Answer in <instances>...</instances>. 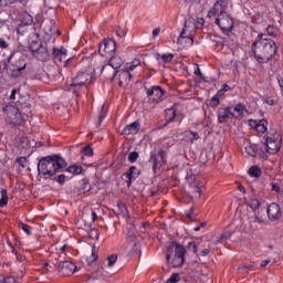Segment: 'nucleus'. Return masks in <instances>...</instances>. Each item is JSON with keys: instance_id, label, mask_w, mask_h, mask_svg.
<instances>
[{"instance_id": "1", "label": "nucleus", "mask_w": 283, "mask_h": 283, "mask_svg": "<svg viewBox=\"0 0 283 283\" xmlns=\"http://www.w3.org/2000/svg\"><path fill=\"white\" fill-rule=\"evenodd\" d=\"M251 52L259 63H269L277 54V44L272 39L264 38V34L261 33L252 43Z\"/></svg>"}, {"instance_id": "2", "label": "nucleus", "mask_w": 283, "mask_h": 283, "mask_svg": "<svg viewBox=\"0 0 283 283\" xmlns=\"http://www.w3.org/2000/svg\"><path fill=\"white\" fill-rule=\"evenodd\" d=\"M67 167V161L61 155H50L42 157L38 163V174L44 180H52L59 171Z\"/></svg>"}, {"instance_id": "3", "label": "nucleus", "mask_w": 283, "mask_h": 283, "mask_svg": "<svg viewBox=\"0 0 283 283\" xmlns=\"http://www.w3.org/2000/svg\"><path fill=\"white\" fill-rule=\"evenodd\" d=\"M229 10V2L217 1L213 8L208 12V17H217L214 20L216 25L223 32H231L233 30V19L227 14Z\"/></svg>"}, {"instance_id": "4", "label": "nucleus", "mask_w": 283, "mask_h": 283, "mask_svg": "<svg viewBox=\"0 0 283 283\" xmlns=\"http://www.w3.org/2000/svg\"><path fill=\"white\" fill-rule=\"evenodd\" d=\"M185 253H187V249L182 244L172 241L167 248L166 260L174 269H178V266L185 264Z\"/></svg>"}, {"instance_id": "5", "label": "nucleus", "mask_w": 283, "mask_h": 283, "mask_svg": "<svg viewBox=\"0 0 283 283\" xmlns=\"http://www.w3.org/2000/svg\"><path fill=\"white\" fill-rule=\"evenodd\" d=\"M12 56H9L7 61H4V70L7 72H11V76L14 78H19V76H23V72L25 67H28V64L24 60H18L14 63L11 62Z\"/></svg>"}, {"instance_id": "6", "label": "nucleus", "mask_w": 283, "mask_h": 283, "mask_svg": "<svg viewBox=\"0 0 283 283\" xmlns=\"http://www.w3.org/2000/svg\"><path fill=\"white\" fill-rule=\"evenodd\" d=\"M265 143V151L268 154H277L282 148V136L280 133H273L264 136Z\"/></svg>"}, {"instance_id": "7", "label": "nucleus", "mask_w": 283, "mask_h": 283, "mask_svg": "<svg viewBox=\"0 0 283 283\" xmlns=\"http://www.w3.org/2000/svg\"><path fill=\"white\" fill-rule=\"evenodd\" d=\"M123 65V57L114 55L109 59L108 64L102 67V74L106 78H116V70Z\"/></svg>"}, {"instance_id": "8", "label": "nucleus", "mask_w": 283, "mask_h": 283, "mask_svg": "<svg viewBox=\"0 0 283 283\" xmlns=\"http://www.w3.org/2000/svg\"><path fill=\"white\" fill-rule=\"evenodd\" d=\"M56 262H59V254H55L53 261V265L56 268L59 275L70 277V275H74V273H76V264L72 261H61L57 265Z\"/></svg>"}, {"instance_id": "9", "label": "nucleus", "mask_w": 283, "mask_h": 283, "mask_svg": "<svg viewBox=\"0 0 283 283\" xmlns=\"http://www.w3.org/2000/svg\"><path fill=\"white\" fill-rule=\"evenodd\" d=\"M3 113L7 114L9 125L19 126L23 124V115L19 107L8 105L3 108Z\"/></svg>"}, {"instance_id": "10", "label": "nucleus", "mask_w": 283, "mask_h": 283, "mask_svg": "<svg viewBox=\"0 0 283 283\" xmlns=\"http://www.w3.org/2000/svg\"><path fill=\"white\" fill-rule=\"evenodd\" d=\"M90 83H92V74L87 72L78 73L74 77L70 91L73 92V94H78V90H81V87H87Z\"/></svg>"}, {"instance_id": "11", "label": "nucleus", "mask_w": 283, "mask_h": 283, "mask_svg": "<svg viewBox=\"0 0 283 283\" xmlns=\"http://www.w3.org/2000/svg\"><path fill=\"white\" fill-rule=\"evenodd\" d=\"M149 163H151L153 171L156 174L163 168V165H167V151L165 149H160L158 153L151 151Z\"/></svg>"}, {"instance_id": "12", "label": "nucleus", "mask_w": 283, "mask_h": 283, "mask_svg": "<svg viewBox=\"0 0 283 283\" xmlns=\"http://www.w3.org/2000/svg\"><path fill=\"white\" fill-rule=\"evenodd\" d=\"M146 94L148 96V101L151 103H159V101H163V97L165 96V90L160 86H153L147 88Z\"/></svg>"}, {"instance_id": "13", "label": "nucleus", "mask_w": 283, "mask_h": 283, "mask_svg": "<svg viewBox=\"0 0 283 283\" xmlns=\"http://www.w3.org/2000/svg\"><path fill=\"white\" fill-rule=\"evenodd\" d=\"M196 32V20L192 18L186 20L184 30L180 33V36L177 40L179 45H182V41H185V34H193Z\"/></svg>"}, {"instance_id": "14", "label": "nucleus", "mask_w": 283, "mask_h": 283, "mask_svg": "<svg viewBox=\"0 0 283 283\" xmlns=\"http://www.w3.org/2000/svg\"><path fill=\"white\" fill-rule=\"evenodd\" d=\"M98 52L101 56H107V54L116 52V42L112 39L104 40L102 43H99Z\"/></svg>"}, {"instance_id": "15", "label": "nucleus", "mask_w": 283, "mask_h": 283, "mask_svg": "<svg viewBox=\"0 0 283 283\" xmlns=\"http://www.w3.org/2000/svg\"><path fill=\"white\" fill-rule=\"evenodd\" d=\"M266 213L269 220L274 222V220H280L282 218V208L279 203L272 202L270 206H268Z\"/></svg>"}, {"instance_id": "16", "label": "nucleus", "mask_w": 283, "mask_h": 283, "mask_svg": "<svg viewBox=\"0 0 283 283\" xmlns=\"http://www.w3.org/2000/svg\"><path fill=\"white\" fill-rule=\"evenodd\" d=\"M116 76H118V85L119 87H128L129 83H132V73L129 71L120 70L115 72Z\"/></svg>"}, {"instance_id": "17", "label": "nucleus", "mask_w": 283, "mask_h": 283, "mask_svg": "<svg viewBox=\"0 0 283 283\" xmlns=\"http://www.w3.org/2000/svg\"><path fill=\"white\" fill-rule=\"evenodd\" d=\"M53 59L59 61V63L64 62V67H67V63H70V59L67 57V49L63 46L60 49H53Z\"/></svg>"}, {"instance_id": "18", "label": "nucleus", "mask_w": 283, "mask_h": 283, "mask_svg": "<svg viewBox=\"0 0 283 283\" xmlns=\"http://www.w3.org/2000/svg\"><path fill=\"white\" fill-rule=\"evenodd\" d=\"M231 112L232 118H237L238 120H242L244 118V112H247V106L243 104L230 105L228 106Z\"/></svg>"}, {"instance_id": "19", "label": "nucleus", "mask_w": 283, "mask_h": 283, "mask_svg": "<svg viewBox=\"0 0 283 283\" xmlns=\"http://www.w3.org/2000/svg\"><path fill=\"white\" fill-rule=\"evenodd\" d=\"M18 107H20L21 112H23L27 116H30L32 114V101L30 98H23L21 97L18 101Z\"/></svg>"}, {"instance_id": "20", "label": "nucleus", "mask_w": 283, "mask_h": 283, "mask_svg": "<svg viewBox=\"0 0 283 283\" xmlns=\"http://www.w3.org/2000/svg\"><path fill=\"white\" fill-rule=\"evenodd\" d=\"M140 176V170L136 168V166H132L127 172L123 175L124 178H126V182L128 187L132 186V180H136V178Z\"/></svg>"}, {"instance_id": "21", "label": "nucleus", "mask_w": 283, "mask_h": 283, "mask_svg": "<svg viewBox=\"0 0 283 283\" xmlns=\"http://www.w3.org/2000/svg\"><path fill=\"white\" fill-rule=\"evenodd\" d=\"M138 132H140V123L134 122L130 125L125 126L122 130V136H132L138 134Z\"/></svg>"}, {"instance_id": "22", "label": "nucleus", "mask_w": 283, "mask_h": 283, "mask_svg": "<svg viewBox=\"0 0 283 283\" xmlns=\"http://www.w3.org/2000/svg\"><path fill=\"white\" fill-rule=\"evenodd\" d=\"M38 61H50V52H48V46L46 45H40L38 49V52L33 54Z\"/></svg>"}, {"instance_id": "23", "label": "nucleus", "mask_w": 283, "mask_h": 283, "mask_svg": "<svg viewBox=\"0 0 283 283\" xmlns=\"http://www.w3.org/2000/svg\"><path fill=\"white\" fill-rule=\"evenodd\" d=\"M217 114H218V120L220 124L227 123V120H229V118H232L231 111H230L229 106L220 107L218 109Z\"/></svg>"}, {"instance_id": "24", "label": "nucleus", "mask_w": 283, "mask_h": 283, "mask_svg": "<svg viewBox=\"0 0 283 283\" xmlns=\"http://www.w3.org/2000/svg\"><path fill=\"white\" fill-rule=\"evenodd\" d=\"M160 59H161V61L165 65L166 63H171V61H174V54H171V53H164V54L157 53L156 54V60L160 61Z\"/></svg>"}, {"instance_id": "25", "label": "nucleus", "mask_w": 283, "mask_h": 283, "mask_svg": "<svg viewBox=\"0 0 283 283\" xmlns=\"http://www.w3.org/2000/svg\"><path fill=\"white\" fill-rule=\"evenodd\" d=\"M127 240L128 242H133V253L140 251V242L136 240V235H134V233L129 232Z\"/></svg>"}, {"instance_id": "26", "label": "nucleus", "mask_w": 283, "mask_h": 283, "mask_svg": "<svg viewBox=\"0 0 283 283\" xmlns=\"http://www.w3.org/2000/svg\"><path fill=\"white\" fill-rule=\"evenodd\" d=\"M98 260V251L96 250V245H92V253L86 258L88 264H94Z\"/></svg>"}, {"instance_id": "27", "label": "nucleus", "mask_w": 283, "mask_h": 283, "mask_svg": "<svg viewBox=\"0 0 283 283\" xmlns=\"http://www.w3.org/2000/svg\"><path fill=\"white\" fill-rule=\"evenodd\" d=\"M249 176H251L252 178H260V176H262V169H260L258 166H252L250 167V169L248 170Z\"/></svg>"}, {"instance_id": "28", "label": "nucleus", "mask_w": 283, "mask_h": 283, "mask_svg": "<svg viewBox=\"0 0 283 283\" xmlns=\"http://www.w3.org/2000/svg\"><path fill=\"white\" fill-rule=\"evenodd\" d=\"M66 171L69 174H73V176H78L80 174H83V167L73 165L66 168Z\"/></svg>"}, {"instance_id": "29", "label": "nucleus", "mask_w": 283, "mask_h": 283, "mask_svg": "<svg viewBox=\"0 0 283 283\" xmlns=\"http://www.w3.org/2000/svg\"><path fill=\"white\" fill-rule=\"evenodd\" d=\"M118 216H122L123 218H129V211L127 210V206L125 203H118Z\"/></svg>"}, {"instance_id": "30", "label": "nucleus", "mask_w": 283, "mask_h": 283, "mask_svg": "<svg viewBox=\"0 0 283 283\" xmlns=\"http://www.w3.org/2000/svg\"><path fill=\"white\" fill-rule=\"evenodd\" d=\"M8 190L7 189H2L1 190V198H0V208L7 207L8 206Z\"/></svg>"}, {"instance_id": "31", "label": "nucleus", "mask_w": 283, "mask_h": 283, "mask_svg": "<svg viewBox=\"0 0 283 283\" xmlns=\"http://www.w3.org/2000/svg\"><path fill=\"white\" fill-rule=\"evenodd\" d=\"M175 118H176V109L167 108L166 109V120H167V123H174Z\"/></svg>"}, {"instance_id": "32", "label": "nucleus", "mask_w": 283, "mask_h": 283, "mask_svg": "<svg viewBox=\"0 0 283 283\" xmlns=\"http://www.w3.org/2000/svg\"><path fill=\"white\" fill-rule=\"evenodd\" d=\"M266 125H269V122H266L265 119H260L256 126V132H259V134H265Z\"/></svg>"}, {"instance_id": "33", "label": "nucleus", "mask_w": 283, "mask_h": 283, "mask_svg": "<svg viewBox=\"0 0 283 283\" xmlns=\"http://www.w3.org/2000/svg\"><path fill=\"white\" fill-rule=\"evenodd\" d=\"M266 33L269 34V36H277V34H280V29H277V27L270 24L266 28Z\"/></svg>"}, {"instance_id": "34", "label": "nucleus", "mask_w": 283, "mask_h": 283, "mask_svg": "<svg viewBox=\"0 0 283 283\" xmlns=\"http://www.w3.org/2000/svg\"><path fill=\"white\" fill-rule=\"evenodd\" d=\"M138 65H140V61L135 60L130 64H126L124 70L126 72H132V71L136 70V67H138Z\"/></svg>"}, {"instance_id": "35", "label": "nucleus", "mask_w": 283, "mask_h": 283, "mask_svg": "<svg viewBox=\"0 0 283 283\" xmlns=\"http://www.w3.org/2000/svg\"><path fill=\"white\" fill-rule=\"evenodd\" d=\"M245 153L248 154V156H251V158H255V156H258V150H255V146H247Z\"/></svg>"}, {"instance_id": "36", "label": "nucleus", "mask_w": 283, "mask_h": 283, "mask_svg": "<svg viewBox=\"0 0 283 283\" xmlns=\"http://www.w3.org/2000/svg\"><path fill=\"white\" fill-rule=\"evenodd\" d=\"M65 175L64 174H61V175H54L53 177H52V179L51 180H54L55 182H59V185H65Z\"/></svg>"}, {"instance_id": "37", "label": "nucleus", "mask_w": 283, "mask_h": 283, "mask_svg": "<svg viewBox=\"0 0 283 283\" xmlns=\"http://www.w3.org/2000/svg\"><path fill=\"white\" fill-rule=\"evenodd\" d=\"M180 282V274L174 273L166 281V283H178Z\"/></svg>"}, {"instance_id": "38", "label": "nucleus", "mask_w": 283, "mask_h": 283, "mask_svg": "<svg viewBox=\"0 0 283 283\" xmlns=\"http://www.w3.org/2000/svg\"><path fill=\"white\" fill-rule=\"evenodd\" d=\"M249 206L252 209V211H258V209H260V200L252 199Z\"/></svg>"}, {"instance_id": "39", "label": "nucleus", "mask_w": 283, "mask_h": 283, "mask_svg": "<svg viewBox=\"0 0 283 283\" xmlns=\"http://www.w3.org/2000/svg\"><path fill=\"white\" fill-rule=\"evenodd\" d=\"M19 229H22V231H24V233H27V235H32V231H30V226L20 222L19 223Z\"/></svg>"}, {"instance_id": "40", "label": "nucleus", "mask_w": 283, "mask_h": 283, "mask_svg": "<svg viewBox=\"0 0 283 283\" xmlns=\"http://www.w3.org/2000/svg\"><path fill=\"white\" fill-rule=\"evenodd\" d=\"M116 260H118V255L117 254L108 255L107 256L108 266H113L114 264H116Z\"/></svg>"}, {"instance_id": "41", "label": "nucleus", "mask_w": 283, "mask_h": 283, "mask_svg": "<svg viewBox=\"0 0 283 283\" xmlns=\"http://www.w3.org/2000/svg\"><path fill=\"white\" fill-rule=\"evenodd\" d=\"M184 41H186L189 46L193 45V33L185 34Z\"/></svg>"}, {"instance_id": "42", "label": "nucleus", "mask_w": 283, "mask_h": 283, "mask_svg": "<svg viewBox=\"0 0 283 283\" xmlns=\"http://www.w3.org/2000/svg\"><path fill=\"white\" fill-rule=\"evenodd\" d=\"M210 107H218L220 105V98L216 95L209 102Z\"/></svg>"}, {"instance_id": "43", "label": "nucleus", "mask_w": 283, "mask_h": 283, "mask_svg": "<svg viewBox=\"0 0 283 283\" xmlns=\"http://www.w3.org/2000/svg\"><path fill=\"white\" fill-rule=\"evenodd\" d=\"M40 45H43V44H41L39 42H33L30 44L29 49L31 50L33 55H34V53L38 52Z\"/></svg>"}, {"instance_id": "44", "label": "nucleus", "mask_w": 283, "mask_h": 283, "mask_svg": "<svg viewBox=\"0 0 283 283\" xmlns=\"http://www.w3.org/2000/svg\"><path fill=\"white\" fill-rule=\"evenodd\" d=\"M17 163L20 165V167H22L23 169H25V167H28V158L25 157H20L17 159Z\"/></svg>"}, {"instance_id": "45", "label": "nucleus", "mask_w": 283, "mask_h": 283, "mask_svg": "<svg viewBox=\"0 0 283 283\" xmlns=\"http://www.w3.org/2000/svg\"><path fill=\"white\" fill-rule=\"evenodd\" d=\"M196 30H202V27L205 25V19L198 18L197 21H195Z\"/></svg>"}, {"instance_id": "46", "label": "nucleus", "mask_w": 283, "mask_h": 283, "mask_svg": "<svg viewBox=\"0 0 283 283\" xmlns=\"http://www.w3.org/2000/svg\"><path fill=\"white\" fill-rule=\"evenodd\" d=\"M138 160V151H133L128 155L129 163H136Z\"/></svg>"}, {"instance_id": "47", "label": "nucleus", "mask_w": 283, "mask_h": 283, "mask_svg": "<svg viewBox=\"0 0 283 283\" xmlns=\"http://www.w3.org/2000/svg\"><path fill=\"white\" fill-rule=\"evenodd\" d=\"M84 156H94V148L91 146H86L83 149Z\"/></svg>"}, {"instance_id": "48", "label": "nucleus", "mask_w": 283, "mask_h": 283, "mask_svg": "<svg viewBox=\"0 0 283 283\" xmlns=\"http://www.w3.org/2000/svg\"><path fill=\"white\" fill-rule=\"evenodd\" d=\"M0 283H17V279L14 276H6L3 280H0Z\"/></svg>"}, {"instance_id": "49", "label": "nucleus", "mask_w": 283, "mask_h": 283, "mask_svg": "<svg viewBox=\"0 0 283 283\" xmlns=\"http://www.w3.org/2000/svg\"><path fill=\"white\" fill-rule=\"evenodd\" d=\"M188 251H192V253H198V245H196V242H190L188 244Z\"/></svg>"}, {"instance_id": "50", "label": "nucleus", "mask_w": 283, "mask_h": 283, "mask_svg": "<svg viewBox=\"0 0 283 283\" xmlns=\"http://www.w3.org/2000/svg\"><path fill=\"white\" fill-rule=\"evenodd\" d=\"M10 48V44L6 42V39L0 38V50H8Z\"/></svg>"}, {"instance_id": "51", "label": "nucleus", "mask_w": 283, "mask_h": 283, "mask_svg": "<svg viewBox=\"0 0 283 283\" xmlns=\"http://www.w3.org/2000/svg\"><path fill=\"white\" fill-rule=\"evenodd\" d=\"M232 233L231 232H224L221 238L219 239V242L222 243L224 240H228V238H231Z\"/></svg>"}, {"instance_id": "52", "label": "nucleus", "mask_w": 283, "mask_h": 283, "mask_svg": "<svg viewBox=\"0 0 283 283\" xmlns=\"http://www.w3.org/2000/svg\"><path fill=\"white\" fill-rule=\"evenodd\" d=\"M260 124V120L250 119L249 125L252 127V129H258V125Z\"/></svg>"}, {"instance_id": "53", "label": "nucleus", "mask_w": 283, "mask_h": 283, "mask_svg": "<svg viewBox=\"0 0 283 283\" xmlns=\"http://www.w3.org/2000/svg\"><path fill=\"white\" fill-rule=\"evenodd\" d=\"M272 191H275L276 193H280L281 187L277 182H272Z\"/></svg>"}, {"instance_id": "54", "label": "nucleus", "mask_w": 283, "mask_h": 283, "mask_svg": "<svg viewBox=\"0 0 283 283\" xmlns=\"http://www.w3.org/2000/svg\"><path fill=\"white\" fill-rule=\"evenodd\" d=\"M276 78H277L279 86L281 87V90H283V73L277 74Z\"/></svg>"}, {"instance_id": "55", "label": "nucleus", "mask_w": 283, "mask_h": 283, "mask_svg": "<svg viewBox=\"0 0 283 283\" xmlns=\"http://www.w3.org/2000/svg\"><path fill=\"white\" fill-rule=\"evenodd\" d=\"M210 251H211V245H207V248H205L203 250H201V255H202L203 258H206V255H207L208 253H210Z\"/></svg>"}, {"instance_id": "56", "label": "nucleus", "mask_w": 283, "mask_h": 283, "mask_svg": "<svg viewBox=\"0 0 283 283\" xmlns=\"http://www.w3.org/2000/svg\"><path fill=\"white\" fill-rule=\"evenodd\" d=\"M101 275H103V272L97 271V272H93L91 277H92V280H98V277H101Z\"/></svg>"}, {"instance_id": "57", "label": "nucleus", "mask_w": 283, "mask_h": 283, "mask_svg": "<svg viewBox=\"0 0 283 283\" xmlns=\"http://www.w3.org/2000/svg\"><path fill=\"white\" fill-rule=\"evenodd\" d=\"M192 138L190 139V143H193V140H199L200 139V135H198V133L196 132H190Z\"/></svg>"}, {"instance_id": "58", "label": "nucleus", "mask_w": 283, "mask_h": 283, "mask_svg": "<svg viewBox=\"0 0 283 283\" xmlns=\"http://www.w3.org/2000/svg\"><path fill=\"white\" fill-rule=\"evenodd\" d=\"M254 222H258L259 224H263V222H264V218H262V217H260V216H255L254 217Z\"/></svg>"}, {"instance_id": "59", "label": "nucleus", "mask_w": 283, "mask_h": 283, "mask_svg": "<svg viewBox=\"0 0 283 283\" xmlns=\"http://www.w3.org/2000/svg\"><path fill=\"white\" fill-rule=\"evenodd\" d=\"M214 96L219 97V99H220V98H224V92H223V90H222V88L219 90Z\"/></svg>"}, {"instance_id": "60", "label": "nucleus", "mask_w": 283, "mask_h": 283, "mask_svg": "<svg viewBox=\"0 0 283 283\" xmlns=\"http://www.w3.org/2000/svg\"><path fill=\"white\" fill-rule=\"evenodd\" d=\"M195 74L197 76H200V78H202L205 81V75L202 74V72L200 71V67H198L196 71H195Z\"/></svg>"}, {"instance_id": "61", "label": "nucleus", "mask_w": 283, "mask_h": 283, "mask_svg": "<svg viewBox=\"0 0 283 283\" xmlns=\"http://www.w3.org/2000/svg\"><path fill=\"white\" fill-rule=\"evenodd\" d=\"M195 193H198V198H201V196H202V188L196 187L195 188Z\"/></svg>"}, {"instance_id": "62", "label": "nucleus", "mask_w": 283, "mask_h": 283, "mask_svg": "<svg viewBox=\"0 0 283 283\" xmlns=\"http://www.w3.org/2000/svg\"><path fill=\"white\" fill-rule=\"evenodd\" d=\"M15 96H17V88H13V90L11 91L10 99H11V101H14Z\"/></svg>"}, {"instance_id": "63", "label": "nucleus", "mask_w": 283, "mask_h": 283, "mask_svg": "<svg viewBox=\"0 0 283 283\" xmlns=\"http://www.w3.org/2000/svg\"><path fill=\"white\" fill-rule=\"evenodd\" d=\"M271 263V260H264L261 262V269H264V266H268Z\"/></svg>"}, {"instance_id": "64", "label": "nucleus", "mask_w": 283, "mask_h": 283, "mask_svg": "<svg viewBox=\"0 0 283 283\" xmlns=\"http://www.w3.org/2000/svg\"><path fill=\"white\" fill-rule=\"evenodd\" d=\"M160 34V28H156L153 30V36H158Z\"/></svg>"}]
</instances>
